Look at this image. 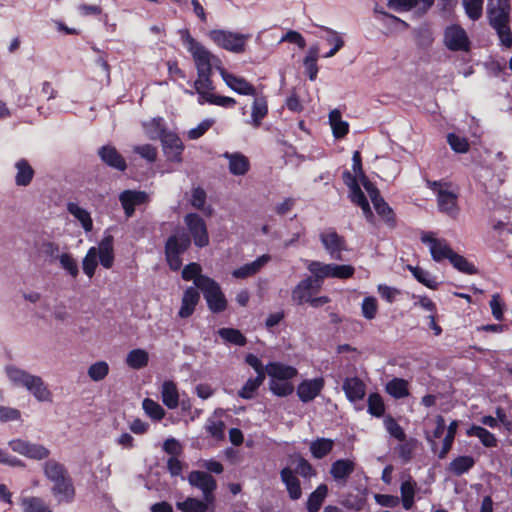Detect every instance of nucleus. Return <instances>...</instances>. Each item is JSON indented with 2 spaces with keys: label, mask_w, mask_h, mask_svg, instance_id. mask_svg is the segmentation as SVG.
I'll return each mask as SVG.
<instances>
[{
  "label": "nucleus",
  "mask_w": 512,
  "mask_h": 512,
  "mask_svg": "<svg viewBox=\"0 0 512 512\" xmlns=\"http://www.w3.org/2000/svg\"><path fill=\"white\" fill-rule=\"evenodd\" d=\"M68 213L79 223L85 233L93 230V219L91 213L77 202L67 203Z\"/></svg>",
  "instance_id": "25"
},
{
  "label": "nucleus",
  "mask_w": 512,
  "mask_h": 512,
  "mask_svg": "<svg viewBox=\"0 0 512 512\" xmlns=\"http://www.w3.org/2000/svg\"><path fill=\"white\" fill-rule=\"evenodd\" d=\"M435 428L432 432L427 431L426 432V439L430 443L431 448L433 451H436L437 442L436 440L439 439L445 430V421L442 416H437L434 420Z\"/></svg>",
  "instance_id": "56"
},
{
  "label": "nucleus",
  "mask_w": 512,
  "mask_h": 512,
  "mask_svg": "<svg viewBox=\"0 0 512 512\" xmlns=\"http://www.w3.org/2000/svg\"><path fill=\"white\" fill-rule=\"evenodd\" d=\"M142 408L145 413L153 420L159 421L165 416V410L156 401L145 398L142 402Z\"/></svg>",
  "instance_id": "55"
},
{
  "label": "nucleus",
  "mask_w": 512,
  "mask_h": 512,
  "mask_svg": "<svg viewBox=\"0 0 512 512\" xmlns=\"http://www.w3.org/2000/svg\"><path fill=\"white\" fill-rule=\"evenodd\" d=\"M109 364L106 361H97L88 367L87 374L92 381L99 382L109 374Z\"/></svg>",
  "instance_id": "51"
},
{
  "label": "nucleus",
  "mask_w": 512,
  "mask_h": 512,
  "mask_svg": "<svg viewBox=\"0 0 512 512\" xmlns=\"http://www.w3.org/2000/svg\"><path fill=\"white\" fill-rule=\"evenodd\" d=\"M191 205L198 209V210H201L203 211L204 213L210 215L212 213V209L210 207H206L205 206V203H206V193L203 189L201 188H194L192 190V194H191Z\"/></svg>",
  "instance_id": "58"
},
{
  "label": "nucleus",
  "mask_w": 512,
  "mask_h": 512,
  "mask_svg": "<svg viewBox=\"0 0 512 512\" xmlns=\"http://www.w3.org/2000/svg\"><path fill=\"white\" fill-rule=\"evenodd\" d=\"M343 390L351 402L362 400L366 394V387L357 377L347 378L343 383Z\"/></svg>",
  "instance_id": "33"
},
{
  "label": "nucleus",
  "mask_w": 512,
  "mask_h": 512,
  "mask_svg": "<svg viewBox=\"0 0 512 512\" xmlns=\"http://www.w3.org/2000/svg\"><path fill=\"white\" fill-rule=\"evenodd\" d=\"M328 494V487L326 484H320L308 497L307 500V510L308 512H317L324 499Z\"/></svg>",
  "instance_id": "43"
},
{
  "label": "nucleus",
  "mask_w": 512,
  "mask_h": 512,
  "mask_svg": "<svg viewBox=\"0 0 512 512\" xmlns=\"http://www.w3.org/2000/svg\"><path fill=\"white\" fill-rule=\"evenodd\" d=\"M324 387L323 378L303 380L297 387V395L302 402L315 399Z\"/></svg>",
  "instance_id": "22"
},
{
  "label": "nucleus",
  "mask_w": 512,
  "mask_h": 512,
  "mask_svg": "<svg viewBox=\"0 0 512 512\" xmlns=\"http://www.w3.org/2000/svg\"><path fill=\"white\" fill-rule=\"evenodd\" d=\"M190 238L184 232H178L170 236L166 242V259L172 270L180 269L182 261L180 255L189 247Z\"/></svg>",
  "instance_id": "11"
},
{
  "label": "nucleus",
  "mask_w": 512,
  "mask_h": 512,
  "mask_svg": "<svg viewBox=\"0 0 512 512\" xmlns=\"http://www.w3.org/2000/svg\"><path fill=\"white\" fill-rule=\"evenodd\" d=\"M43 474L52 484L51 494L58 503L73 502L76 491L67 468L55 459H49L42 465Z\"/></svg>",
  "instance_id": "1"
},
{
  "label": "nucleus",
  "mask_w": 512,
  "mask_h": 512,
  "mask_svg": "<svg viewBox=\"0 0 512 512\" xmlns=\"http://www.w3.org/2000/svg\"><path fill=\"white\" fill-rule=\"evenodd\" d=\"M384 426L391 436H393L394 438H396L399 441L405 440L406 435H405L403 429L393 418L386 417L384 419Z\"/></svg>",
  "instance_id": "64"
},
{
  "label": "nucleus",
  "mask_w": 512,
  "mask_h": 512,
  "mask_svg": "<svg viewBox=\"0 0 512 512\" xmlns=\"http://www.w3.org/2000/svg\"><path fill=\"white\" fill-rule=\"evenodd\" d=\"M253 102L251 107V119L249 124L253 127H259L262 120L268 114V102L264 95H260L256 92V96H253Z\"/></svg>",
  "instance_id": "30"
},
{
  "label": "nucleus",
  "mask_w": 512,
  "mask_h": 512,
  "mask_svg": "<svg viewBox=\"0 0 512 512\" xmlns=\"http://www.w3.org/2000/svg\"><path fill=\"white\" fill-rule=\"evenodd\" d=\"M223 157L228 160V168L231 174L241 176L248 172L250 163L245 155L239 152H226Z\"/></svg>",
  "instance_id": "29"
},
{
  "label": "nucleus",
  "mask_w": 512,
  "mask_h": 512,
  "mask_svg": "<svg viewBox=\"0 0 512 512\" xmlns=\"http://www.w3.org/2000/svg\"><path fill=\"white\" fill-rule=\"evenodd\" d=\"M218 334L220 335V337L226 341V342H229V343H232V344H235V345H245L246 343V338L244 337V335L237 329H233V328H221L219 331H218Z\"/></svg>",
  "instance_id": "57"
},
{
  "label": "nucleus",
  "mask_w": 512,
  "mask_h": 512,
  "mask_svg": "<svg viewBox=\"0 0 512 512\" xmlns=\"http://www.w3.org/2000/svg\"><path fill=\"white\" fill-rule=\"evenodd\" d=\"M445 45L453 51L467 50L469 40L463 28L458 25L449 26L445 31Z\"/></svg>",
  "instance_id": "19"
},
{
  "label": "nucleus",
  "mask_w": 512,
  "mask_h": 512,
  "mask_svg": "<svg viewBox=\"0 0 512 512\" xmlns=\"http://www.w3.org/2000/svg\"><path fill=\"white\" fill-rule=\"evenodd\" d=\"M147 199L148 195L145 192L136 190H125L119 195L120 203L127 217L132 216L135 207L145 203Z\"/></svg>",
  "instance_id": "24"
},
{
  "label": "nucleus",
  "mask_w": 512,
  "mask_h": 512,
  "mask_svg": "<svg viewBox=\"0 0 512 512\" xmlns=\"http://www.w3.org/2000/svg\"><path fill=\"white\" fill-rule=\"evenodd\" d=\"M188 481L192 486L202 491L203 498L207 503L213 502V491L216 489V481L210 474L202 471H192L188 475Z\"/></svg>",
  "instance_id": "16"
},
{
  "label": "nucleus",
  "mask_w": 512,
  "mask_h": 512,
  "mask_svg": "<svg viewBox=\"0 0 512 512\" xmlns=\"http://www.w3.org/2000/svg\"><path fill=\"white\" fill-rule=\"evenodd\" d=\"M208 37L217 46L233 53L244 52L246 41L249 38L248 35L222 29H214L209 31Z\"/></svg>",
  "instance_id": "10"
},
{
  "label": "nucleus",
  "mask_w": 512,
  "mask_h": 512,
  "mask_svg": "<svg viewBox=\"0 0 512 512\" xmlns=\"http://www.w3.org/2000/svg\"><path fill=\"white\" fill-rule=\"evenodd\" d=\"M200 295L195 287H189L184 291L181 300V307L178 311V316L180 318H188L190 317L199 302Z\"/></svg>",
  "instance_id": "28"
},
{
  "label": "nucleus",
  "mask_w": 512,
  "mask_h": 512,
  "mask_svg": "<svg viewBox=\"0 0 512 512\" xmlns=\"http://www.w3.org/2000/svg\"><path fill=\"white\" fill-rule=\"evenodd\" d=\"M4 373L8 382L15 388H25L30 377L33 375L13 364L6 365Z\"/></svg>",
  "instance_id": "27"
},
{
  "label": "nucleus",
  "mask_w": 512,
  "mask_h": 512,
  "mask_svg": "<svg viewBox=\"0 0 512 512\" xmlns=\"http://www.w3.org/2000/svg\"><path fill=\"white\" fill-rule=\"evenodd\" d=\"M475 464L472 456H459L455 458L448 466V471L454 475H462L468 472Z\"/></svg>",
  "instance_id": "45"
},
{
  "label": "nucleus",
  "mask_w": 512,
  "mask_h": 512,
  "mask_svg": "<svg viewBox=\"0 0 512 512\" xmlns=\"http://www.w3.org/2000/svg\"><path fill=\"white\" fill-rule=\"evenodd\" d=\"M355 470V462L351 459H338L332 463L330 474L335 482L345 485Z\"/></svg>",
  "instance_id": "23"
},
{
  "label": "nucleus",
  "mask_w": 512,
  "mask_h": 512,
  "mask_svg": "<svg viewBox=\"0 0 512 512\" xmlns=\"http://www.w3.org/2000/svg\"><path fill=\"white\" fill-rule=\"evenodd\" d=\"M407 269L412 273L415 279L430 289H436L438 283L435 278L426 270L418 266L407 265Z\"/></svg>",
  "instance_id": "48"
},
{
  "label": "nucleus",
  "mask_w": 512,
  "mask_h": 512,
  "mask_svg": "<svg viewBox=\"0 0 512 512\" xmlns=\"http://www.w3.org/2000/svg\"><path fill=\"white\" fill-rule=\"evenodd\" d=\"M280 476H281L282 482L284 483V485L287 489L289 497L292 500L299 499L302 496V490H301L300 481L297 478L294 471L289 467L283 468L280 472Z\"/></svg>",
  "instance_id": "31"
},
{
  "label": "nucleus",
  "mask_w": 512,
  "mask_h": 512,
  "mask_svg": "<svg viewBox=\"0 0 512 512\" xmlns=\"http://www.w3.org/2000/svg\"><path fill=\"white\" fill-rule=\"evenodd\" d=\"M427 187L437 196L439 210L450 217L458 214L457 188L445 181H427Z\"/></svg>",
  "instance_id": "7"
},
{
  "label": "nucleus",
  "mask_w": 512,
  "mask_h": 512,
  "mask_svg": "<svg viewBox=\"0 0 512 512\" xmlns=\"http://www.w3.org/2000/svg\"><path fill=\"white\" fill-rule=\"evenodd\" d=\"M17 173L15 175V183L17 186H27L31 183L34 170L25 159H20L15 163Z\"/></svg>",
  "instance_id": "39"
},
{
  "label": "nucleus",
  "mask_w": 512,
  "mask_h": 512,
  "mask_svg": "<svg viewBox=\"0 0 512 512\" xmlns=\"http://www.w3.org/2000/svg\"><path fill=\"white\" fill-rule=\"evenodd\" d=\"M225 84L234 92L245 96H256V88L242 76L228 72L222 67L217 68Z\"/></svg>",
  "instance_id": "15"
},
{
  "label": "nucleus",
  "mask_w": 512,
  "mask_h": 512,
  "mask_svg": "<svg viewBox=\"0 0 512 512\" xmlns=\"http://www.w3.org/2000/svg\"><path fill=\"white\" fill-rule=\"evenodd\" d=\"M196 288L202 291L209 309L214 313L222 312L227 307V300L219 284L210 277L196 280Z\"/></svg>",
  "instance_id": "8"
},
{
  "label": "nucleus",
  "mask_w": 512,
  "mask_h": 512,
  "mask_svg": "<svg viewBox=\"0 0 512 512\" xmlns=\"http://www.w3.org/2000/svg\"><path fill=\"white\" fill-rule=\"evenodd\" d=\"M183 45L191 54L197 72L211 73L212 64L216 57L199 41H197L187 29L179 31Z\"/></svg>",
  "instance_id": "6"
},
{
  "label": "nucleus",
  "mask_w": 512,
  "mask_h": 512,
  "mask_svg": "<svg viewBox=\"0 0 512 512\" xmlns=\"http://www.w3.org/2000/svg\"><path fill=\"white\" fill-rule=\"evenodd\" d=\"M32 396L39 402H51L53 394L44 380L38 375H32L25 387Z\"/></svg>",
  "instance_id": "21"
},
{
  "label": "nucleus",
  "mask_w": 512,
  "mask_h": 512,
  "mask_svg": "<svg viewBox=\"0 0 512 512\" xmlns=\"http://www.w3.org/2000/svg\"><path fill=\"white\" fill-rule=\"evenodd\" d=\"M114 259V238L108 231H105L98 246L89 248L83 258V272L87 277L92 278L98 265L97 260L102 267L110 269L114 264Z\"/></svg>",
  "instance_id": "3"
},
{
  "label": "nucleus",
  "mask_w": 512,
  "mask_h": 512,
  "mask_svg": "<svg viewBox=\"0 0 512 512\" xmlns=\"http://www.w3.org/2000/svg\"><path fill=\"white\" fill-rule=\"evenodd\" d=\"M164 153L169 161L181 162L184 149L181 139L171 131L164 133L161 139Z\"/></svg>",
  "instance_id": "18"
},
{
  "label": "nucleus",
  "mask_w": 512,
  "mask_h": 512,
  "mask_svg": "<svg viewBox=\"0 0 512 512\" xmlns=\"http://www.w3.org/2000/svg\"><path fill=\"white\" fill-rule=\"evenodd\" d=\"M417 491V483L408 476L405 480L402 481L400 485V493L403 508L405 510H411L415 503V495Z\"/></svg>",
  "instance_id": "34"
},
{
  "label": "nucleus",
  "mask_w": 512,
  "mask_h": 512,
  "mask_svg": "<svg viewBox=\"0 0 512 512\" xmlns=\"http://www.w3.org/2000/svg\"><path fill=\"white\" fill-rule=\"evenodd\" d=\"M421 241L428 246L432 259L436 262L449 259L454 252L446 240L435 237L431 232L423 233Z\"/></svg>",
  "instance_id": "14"
},
{
  "label": "nucleus",
  "mask_w": 512,
  "mask_h": 512,
  "mask_svg": "<svg viewBox=\"0 0 512 512\" xmlns=\"http://www.w3.org/2000/svg\"><path fill=\"white\" fill-rule=\"evenodd\" d=\"M352 172L345 171L343 173V181L349 188V197L353 203L360 206L365 218L368 221L373 219V213L371 211L368 200L361 190V186L365 189V183L370 182L365 176L362 164L361 155L359 151H355L352 156Z\"/></svg>",
  "instance_id": "2"
},
{
  "label": "nucleus",
  "mask_w": 512,
  "mask_h": 512,
  "mask_svg": "<svg viewBox=\"0 0 512 512\" xmlns=\"http://www.w3.org/2000/svg\"><path fill=\"white\" fill-rule=\"evenodd\" d=\"M386 391L394 398H404L409 394L408 382L404 379L394 378L387 383Z\"/></svg>",
  "instance_id": "49"
},
{
  "label": "nucleus",
  "mask_w": 512,
  "mask_h": 512,
  "mask_svg": "<svg viewBox=\"0 0 512 512\" xmlns=\"http://www.w3.org/2000/svg\"><path fill=\"white\" fill-rule=\"evenodd\" d=\"M450 263L453 265L454 268H456L458 271L472 275L476 274L477 269L476 267L470 263L466 258L463 256L453 252L451 257L449 258Z\"/></svg>",
  "instance_id": "53"
},
{
  "label": "nucleus",
  "mask_w": 512,
  "mask_h": 512,
  "mask_svg": "<svg viewBox=\"0 0 512 512\" xmlns=\"http://www.w3.org/2000/svg\"><path fill=\"white\" fill-rule=\"evenodd\" d=\"M185 223L193 237L194 244L205 247L209 243V236L204 220L197 214L191 213L185 217Z\"/></svg>",
  "instance_id": "17"
},
{
  "label": "nucleus",
  "mask_w": 512,
  "mask_h": 512,
  "mask_svg": "<svg viewBox=\"0 0 512 512\" xmlns=\"http://www.w3.org/2000/svg\"><path fill=\"white\" fill-rule=\"evenodd\" d=\"M21 455L29 459L40 461L49 457L50 450L42 444L29 442Z\"/></svg>",
  "instance_id": "46"
},
{
  "label": "nucleus",
  "mask_w": 512,
  "mask_h": 512,
  "mask_svg": "<svg viewBox=\"0 0 512 512\" xmlns=\"http://www.w3.org/2000/svg\"><path fill=\"white\" fill-rule=\"evenodd\" d=\"M271 260L270 255L264 254L258 257L256 260L246 263L239 268L232 271V276L236 279H246L248 277L257 274L269 261Z\"/></svg>",
  "instance_id": "26"
},
{
  "label": "nucleus",
  "mask_w": 512,
  "mask_h": 512,
  "mask_svg": "<svg viewBox=\"0 0 512 512\" xmlns=\"http://www.w3.org/2000/svg\"><path fill=\"white\" fill-rule=\"evenodd\" d=\"M23 512H52L49 505L40 497L27 496L20 499Z\"/></svg>",
  "instance_id": "41"
},
{
  "label": "nucleus",
  "mask_w": 512,
  "mask_h": 512,
  "mask_svg": "<svg viewBox=\"0 0 512 512\" xmlns=\"http://www.w3.org/2000/svg\"><path fill=\"white\" fill-rule=\"evenodd\" d=\"M99 155L103 162L107 165L118 169L120 171L125 170L126 162L124 158L118 153L115 147L106 145L99 150Z\"/></svg>",
  "instance_id": "35"
},
{
  "label": "nucleus",
  "mask_w": 512,
  "mask_h": 512,
  "mask_svg": "<svg viewBox=\"0 0 512 512\" xmlns=\"http://www.w3.org/2000/svg\"><path fill=\"white\" fill-rule=\"evenodd\" d=\"M487 15L490 25L497 31L501 43L510 47L512 35L509 26L510 3L509 0H489Z\"/></svg>",
  "instance_id": "5"
},
{
  "label": "nucleus",
  "mask_w": 512,
  "mask_h": 512,
  "mask_svg": "<svg viewBox=\"0 0 512 512\" xmlns=\"http://www.w3.org/2000/svg\"><path fill=\"white\" fill-rule=\"evenodd\" d=\"M334 447V441L329 438H317L310 443V452L316 459L327 456Z\"/></svg>",
  "instance_id": "42"
},
{
  "label": "nucleus",
  "mask_w": 512,
  "mask_h": 512,
  "mask_svg": "<svg viewBox=\"0 0 512 512\" xmlns=\"http://www.w3.org/2000/svg\"><path fill=\"white\" fill-rule=\"evenodd\" d=\"M318 46L313 45L310 47V49L307 52V55L304 59V66L306 69V72L309 75V79L311 81H314L317 77L318 73V67H317V60H318Z\"/></svg>",
  "instance_id": "47"
},
{
  "label": "nucleus",
  "mask_w": 512,
  "mask_h": 512,
  "mask_svg": "<svg viewBox=\"0 0 512 512\" xmlns=\"http://www.w3.org/2000/svg\"><path fill=\"white\" fill-rule=\"evenodd\" d=\"M161 399L168 409H175L179 405V392L177 385L170 380L164 381L161 386Z\"/></svg>",
  "instance_id": "37"
},
{
  "label": "nucleus",
  "mask_w": 512,
  "mask_h": 512,
  "mask_svg": "<svg viewBox=\"0 0 512 512\" xmlns=\"http://www.w3.org/2000/svg\"><path fill=\"white\" fill-rule=\"evenodd\" d=\"M143 129L146 135L152 139H162L164 133H167L165 121L161 117L150 119L147 122L143 123Z\"/></svg>",
  "instance_id": "40"
},
{
  "label": "nucleus",
  "mask_w": 512,
  "mask_h": 512,
  "mask_svg": "<svg viewBox=\"0 0 512 512\" xmlns=\"http://www.w3.org/2000/svg\"><path fill=\"white\" fill-rule=\"evenodd\" d=\"M307 269L321 283L325 278L347 279L352 277L355 272L351 265L326 264L320 261H309Z\"/></svg>",
  "instance_id": "9"
},
{
  "label": "nucleus",
  "mask_w": 512,
  "mask_h": 512,
  "mask_svg": "<svg viewBox=\"0 0 512 512\" xmlns=\"http://www.w3.org/2000/svg\"><path fill=\"white\" fill-rule=\"evenodd\" d=\"M467 435L477 437L485 447H495L497 445L496 437L485 428L477 425L471 426L467 430Z\"/></svg>",
  "instance_id": "44"
},
{
  "label": "nucleus",
  "mask_w": 512,
  "mask_h": 512,
  "mask_svg": "<svg viewBox=\"0 0 512 512\" xmlns=\"http://www.w3.org/2000/svg\"><path fill=\"white\" fill-rule=\"evenodd\" d=\"M320 241L332 259L341 260V253L347 250L345 239L334 229H326L321 232Z\"/></svg>",
  "instance_id": "13"
},
{
  "label": "nucleus",
  "mask_w": 512,
  "mask_h": 512,
  "mask_svg": "<svg viewBox=\"0 0 512 512\" xmlns=\"http://www.w3.org/2000/svg\"><path fill=\"white\" fill-rule=\"evenodd\" d=\"M458 426H459V422L457 420H453L449 424V426L447 428L446 436L443 440L442 448L438 452V457L440 459L445 458L446 455L448 454V452L450 451L453 441H454V438H455V435H456V432H457V429H458Z\"/></svg>",
  "instance_id": "52"
},
{
  "label": "nucleus",
  "mask_w": 512,
  "mask_h": 512,
  "mask_svg": "<svg viewBox=\"0 0 512 512\" xmlns=\"http://www.w3.org/2000/svg\"><path fill=\"white\" fill-rule=\"evenodd\" d=\"M385 407L381 396L377 393H372L368 397V412L376 417L384 414Z\"/></svg>",
  "instance_id": "62"
},
{
  "label": "nucleus",
  "mask_w": 512,
  "mask_h": 512,
  "mask_svg": "<svg viewBox=\"0 0 512 512\" xmlns=\"http://www.w3.org/2000/svg\"><path fill=\"white\" fill-rule=\"evenodd\" d=\"M149 363V353L145 349L130 350L125 357V364L134 370L145 368Z\"/></svg>",
  "instance_id": "38"
},
{
  "label": "nucleus",
  "mask_w": 512,
  "mask_h": 512,
  "mask_svg": "<svg viewBox=\"0 0 512 512\" xmlns=\"http://www.w3.org/2000/svg\"><path fill=\"white\" fill-rule=\"evenodd\" d=\"M365 191L369 195L371 202L378 213L385 221H393V212L388 204L380 197L378 189L371 183H365Z\"/></svg>",
  "instance_id": "20"
},
{
  "label": "nucleus",
  "mask_w": 512,
  "mask_h": 512,
  "mask_svg": "<svg viewBox=\"0 0 512 512\" xmlns=\"http://www.w3.org/2000/svg\"><path fill=\"white\" fill-rule=\"evenodd\" d=\"M465 13L471 20H477L482 16L483 0H462Z\"/></svg>",
  "instance_id": "60"
},
{
  "label": "nucleus",
  "mask_w": 512,
  "mask_h": 512,
  "mask_svg": "<svg viewBox=\"0 0 512 512\" xmlns=\"http://www.w3.org/2000/svg\"><path fill=\"white\" fill-rule=\"evenodd\" d=\"M198 77L194 82V89L196 93L198 94V103L204 104L208 100V98L211 96L214 90V86L212 84V81L210 79L211 73H201L197 72Z\"/></svg>",
  "instance_id": "32"
},
{
  "label": "nucleus",
  "mask_w": 512,
  "mask_h": 512,
  "mask_svg": "<svg viewBox=\"0 0 512 512\" xmlns=\"http://www.w3.org/2000/svg\"><path fill=\"white\" fill-rule=\"evenodd\" d=\"M378 304L375 297H365L361 304V312L365 319L372 320L376 317Z\"/></svg>",
  "instance_id": "61"
},
{
  "label": "nucleus",
  "mask_w": 512,
  "mask_h": 512,
  "mask_svg": "<svg viewBox=\"0 0 512 512\" xmlns=\"http://www.w3.org/2000/svg\"><path fill=\"white\" fill-rule=\"evenodd\" d=\"M266 375L269 376L270 391L279 397L290 395L294 391V386L290 382L291 379L297 376L298 371L295 367L281 363L269 362L265 366Z\"/></svg>",
  "instance_id": "4"
},
{
  "label": "nucleus",
  "mask_w": 512,
  "mask_h": 512,
  "mask_svg": "<svg viewBox=\"0 0 512 512\" xmlns=\"http://www.w3.org/2000/svg\"><path fill=\"white\" fill-rule=\"evenodd\" d=\"M324 30L326 31V36L324 39L329 45H331V50L327 52L324 57L330 58L333 57L344 46V40L337 31L329 28H324Z\"/></svg>",
  "instance_id": "50"
},
{
  "label": "nucleus",
  "mask_w": 512,
  "mask_h": 512,
  "mask_svg": "<svg viewBox=\"0 0 512 512\" xmlns=\"http://www.w3.org/2000/svg\"><path fill=\"white\" fill-rule=\"evenodd\" d=\"M265 378L255 377L249 378L243 387L239 390L238 394L243 399H252L255 396L258 388L263 384Z\"/></svg>",
  "instance_id": "54"
},
{
  "label": "nucleus",
  "mask_w": 512,
  "mask_h": 512,
  "mask_svg": "<svg viewBox=\"0 0 512 512\" xmlns=\"http://www.w3.org/2000/svg\"><path fill=\"white\" fill-rule=\"evenodd\" d=\"M328 122L331 127L333 136L336 139L345 137L349 132V124L342 118V114L338 109H333L330 111Z\"/></svg>",
  "instance_id": "36"
},
{
  "label": "nucleus",
  "mask_w": 512,
  "mask_h": 512,
  "mask_svg": "<svg viewBox=\"0 0 512 512\" xmlns=\"http://www.w3.org/2000/svg\"><path fill=\"white\" fill-rule=\"evenodd\" d=\"M321 289V282L314 276L301 280L292 290L291 299L296 305L308 303Z\"/></svg>",
  "instance_id": "12"
},
{
  "label": "nucleus",
  "mask_w": 512,
  "mask_h": 512,
  "mask_svg": "<svg viewBox=\"0 0 512 512\" xmlns=\"http://www.w3.org/2000/svg\"><path fill=\"white\" fill-rule=\"evenodd\" d=\"M447 141L451 149L457 153H466L469 149V144L466 138L461 137L455 133L448 134Z\"/></svg>",
  "instance_id": "63"
},
{
  "label": "nucleus",
  "mask_w": 512,
  "mask_h": 512,
  "mask_svg": "<svg viewBox=\"0 0 512 512\" xmlns=\"http://www.w3.org/2000/svg\"><path fill=\"white\" fill-rule=\"evenodd\" d=\"M61 267L73 278L79 274V269L75 258L70 253H62L58 256Z\"/></svg>",
  "instance_id": "59"
}]
</instances>
